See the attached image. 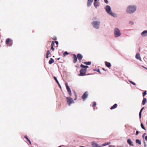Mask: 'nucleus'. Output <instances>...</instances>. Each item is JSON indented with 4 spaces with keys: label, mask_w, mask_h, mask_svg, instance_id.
Masks as SVG:
<instances>
[{
    "label": "nucleus",
    "mask_w": 147,
    "mask_h": 147,
    "mask_svg": "<svg viewBox=\"0 0 147 147\" xmlns=\"http://www.w3.org/2000/svg\"><path fill=\"white\" fill-rule=\"evenodd\" d=\"M144 107H143L141 109V110H140V112H139V117H140V118H141V113H142V111L143 110V109H144Z\"/></svg>",
    "instance_id": "nucleus-22"
},
{
    "label": "nucleus",
    "mask_w": 147,
    "mask_h": 147,
    "mask_svg": "<svg viewBox=\"0 0 147 147\" xmlns=\"http://www.w3.org/2000/svg\"><path fill=\"white\" fill-rule=\"evenodd\" d=\"M136 58L138 59L140 61H142V60L141 58V57L140 55V54L139 53H138L136 54V56H135Z\"/></svg>",
    "instance_id": "nucleus-13"
},
{
    "label": "nucleus",
    "mask_w": 147,
    "mask_h": 147,
    "mask_svg": "<svg viewBox=\"0 0 147 147\" xmlns=\"http://www.w3.org/2000/svg\"><path fill=\"white\" fill-rule=\"evenodd\" d=\"M6 43L8 46H11L12 45V41L9 38H7L6 39Z\"/></svg>",
    "instance_id": "nucleus-7"
},
{
    "label": "nucleus",
    "mask_w": 147,
    "mask_h": 147,
    "mask_svg": "<svg viewBox=\"0 0 147 147\" xmlns=\"http://www.w3.org/2000/svg\"><path fill=\"white\" fill-rule=\"evenodd\" d=\"M109 147H115V146L113 145H110L109 146Z\"/></svg>",
    "instance_id": "nucleus-41"
},
{
    "label": "nucleus",
    "mask_w": 147,
    "mask_h": 147,
    "mask_svg": "<svg viewBox=\"0 0 147 147\" xmlns=\"http://www.w3.org/2000/svg\"><path fill=\"white\" fill-rule=\"evenodd\" d=\"M68 54L69 53H68L67 52L65 51L64 52V53L63 54V56L64 57L65 56V55H68Z\"/></svg>",
    "instance_id": "nucleus-32"
},
{
    "label": "nucleus",
    "mask_w": 147,
    "mask_h": 147,
    "mask_svg": "<svg viewBox=\"0 0 147 147\" xmlns=\"http://www.w3.org/2000/svg\"><path fill=\"white\" fill-rule=\"evenodd\" d=\"M104 9L107 13L114 18L117 17V14L114 13H113L111 11L110 7L108 5L106 6L105 7Z\"/></svg>",
    "instance_id": "nucleus-3"
},
{
    "label": "nucleus",
    "mask_w": 147,
    "mask_h": 147,
    "mask_svg": "<svg viewBox=\"0 0 147 147\" xmlns=\"http://www.w3.org/2000/svg\"><path fill=\"white\" fill-rule=\"evenodd\" d=\"M59 59H60V58H58V59H58V60H59Z\"/></svg>",
    "instance_id": "nucleus-54"
},
{
    "label": "nucleus",
    "mask_w": 147,
    "mask_h": 147,
    "mask_svg": "<svg viewBox=\"0 0 147 147\" xmlns=\"http://www.w3.org/2000/svg\"><path fill=\"white\" fill-rule=\"evenodd\" d=\"M93 0H88L87 2V6L88 7L90 6L92 3Z\"/></svg>",
    "instance_id": "nucleus-15"
},
{
    "label": "nucleus",
    "mask_w": 147,
    "mask_h": 147,
    "mask_svg": "<svg viewBox=\"0 0 147 147\" xmlns=\"http://www.w3.org/2000/svg\"><path fill=\"white\" fill-rule=\"evenodd\" d=\"M93 20L94 21L91 23V24L93 27L97 29H99L100 25V20L96 17H94Z\"/></svg>",
    "instance_id": "nucleus-2"
},
{
    "label": "nucleus",
    "mask_w": 147,
    "mask_h": 147,
    "mask_svg": "<svg viewBox=\"0 0 147 147\" xmlns=\"http://www.w3.org/2000/svg\"><path fill=\"white\" fill-rule=\"evenodd\" d=\"M50 53V51H48L47 52V55H49Z\"/></svg>",
    "instance_id": "nucleus-42"
},
{
    "label": "nucleus",
    "mask_w": 147,
    "mask_h": 147,
    "mask_svg": "<svg viewBox=\"0 0 147 147\" xmlns=\"http://www.w3.org/2000/svg\"><path fill=\"white\" fill-rule=\"evenodd\" d=\"M80 67L82 68H85V65H84L83 64H81L80 65Z\"/></svg>",
    "instance_id": "nucleus-36"
},
{
    "label": "nucleus",
    "mask_w": 147,
    "mask_h": 147,
    "mask_svg": "<svg viewBox=\"0 0 147 147\" xmlns=\"http://www.w3.org/2000/svg\"><path fill=\"white\" fill-rule=\"evenodd\" d=\"M86 71V69L81 68L80 70V74L78 75L80 76H84L85 74V73Z\"/></svg>",
    "instance_id": "nucleus-5"
},
{
    "label": "nucleus",
    "mask_w": 147,
    "mask_h": 147,
    "mask_svg": "<svg viewBox=\"0 0 147 147\" xmlns=\"http://www.w3.org/2000/svg\"><path fill=\"white\" fill-rule=\"evenodd\" d=\"M54 78L55 79V80L56 81V82H57V83L58 84V85L59 86L60 88H61V86L60 84H59L58 81L56 77L55 76H54Z\"/></svg>",
    "instance_id": "nucleus-19"
},
{
    "label": "nucleus",
    "mask_w": 147,
    "mask_h": 147,
    "mask_svg": "<svg viewBox=\"0 0 147 147\" xmlns=\"http://www.w3.org/2000/svg\"><path fill=\"white\" fill-rule=\"evenodd\" d=\"M145 139L147 141V136H145Z\"/></svg>",
    "instance_id": "nucleus-47"
},
{
    "label": "nucleus",
    "mask_w": 147,
    "mask_h": 147,
    "mask_svg": "<svg viewBox=\"0 0 147 147\" xmlns=\"http://www.w3.org/2000/svg\"><path fill=\"white\" fill-rule=\"evenodd\" d=\"M54 40H56L57 39V38L56 36H53V38H52Z\"/></svg>",
    "instance_id": "nucleus-35"
},
{
    "label": "nucleus",
    "mask_w": 147,
    "mask_h": 147,
    "mask_svg": "<svg viewBox=\"0 0 147 147\" xmlns=\"http://www.w3.org/2000/svg\"><path fill=\"white\" fill-rule=\"evenodd\" d=\"M58 147H61V146H59Z\"/></svg>",
    "instance_id": "nucleus-53"
},
{
    "label": "nucleus",
    "mask_w": 147,
    "mask_h": 147,
    "mask_svg": "<svg viewBox=\"0 0 147 147\" xmlns=\"http://www.w3.org/2000/svg\"><path fill=\"white\" fill-rule=\"evenodd\" d=\"M99 0H94V6L96 8H97L98 7L99 5V2H98Z\"/></svg>",
    "instance_id": "nucleus-10"
},
{
    "label": "nucleus",
    "mask_w": 147,
    "mask_h": 147,
    "mask_svg": "<svg viewBox=\"0 0 147 147\" xmlns=\"http://www.w3.org/2000/svg\"><path fill=\"white\" fill-rule=\"evenodd\" d=\"M91 62L90 61L86 62H84V63L85 65H89L91 64Z\"/></svg>",
    "instance_id": "nucleus-27"
},
{
    "label": "nucleus",
    "mask_w": 147,
    "mask_h": 147,
    "mask_svg": "<svg viewBox=\"0 0 147 147\" xmlns=\"http://www.w3.org/2000/svg\"><path fill=\"white\" fill-rule=\"evenodd\" d=\"M102 69L103 70H104V71H106V70H105V69L104 68H102Z\"/></svg>",
    "instance_id": "nucleus-51"
},
{
    "label": "nucleus",
    "mask_w": 147,
    "mask_h": 147,
    "mask_svg": "<svg viewBox=\"0 0 147 147\" xmlns=\"http://www.w3.org/2000/svg\"><path fill=\"white\" fill-rule=\"evenodd\" d=\"M49 55H47V58H48L49 57Z\"/></svg>",
    "instance_id": "nucleus-49"
},
{
    "label": "nucleus",
    "mask_w": 147,
    "mask_h": 147,
    "mask_svg": "<svg viewBox=\"0 0 147 147\" xmlns=\"http://www.w3.org/2000/svg\"><path fill=\"white\" fill-rule=\"evenodd\" d=\"M66 98L67 103L69 106H70L71 103L74 102L73 99L70 97H67Z\"/></svg>",
    "instance_id": "nucleus-6"
},
{
    "label": "nucleus",
    "mask_w": 147,
    "mask_h": 147,
    "mask_svg": "<svg viewBox=\"0 0 147 147\" xmlns=\"http://www.w3.org/2000/svg\"><path fill=\"white\" fill-rule=\"evenodd\" d=\"M144 147H146V142L145 141H144Z\"/></svg>",
    "instance_id": "nucleus-40"
},
{
    "label": "nucleus",
    "mask_w": 147,
    "mask_h": 147,
    "mask_svg": "<svg viewBox=\"0 0 147 147\" xmlns=\"http://www.w3.org/2000/svg\"><path fill=\"white\" fill-rule=\"evenodd\" d=\"M146 124H147V120L146 121Z\"/></svg>",
    "instance_id": "nucleus-55"
},
{
    "label": "nucleus",
    "mask_w": 147,
    "mask_h": 147,
    "mask_svg": "<svg viewBox=\"0 0 147 147\" xmlns=\"http://www.w3.org/2000/svg\"><path fill=\"white\" fill-rule=\"evenodd\" d=\"M54 45V41H52L51 44V47H53Z\"/></svg>",
    "instance_id": "nucleus-34"
},
{
    "label": "nucleus",
    "mask_w": 147,
    "mask_h": 147,
    "mask_svg": "<svg viewBox=\"0 0 147 147\" xmlns=\"http://www.w3.org/2000/svg\"><path fill=\"white\" fill-rule=\"evenodd\" d=\"M51 49L53 50L54 51V48L53 47H51Z\"/></svg>",
    "instance_id": "nucleus-43"
},
{
    "label": "nucleus",
    "mask_w": 147,
    "mask_h": 147,
    "mask_svg": "<svg viewBox=\"0 0 147 147\" xmlns=\"http://www.w3.org/2000/svg\"><path fill=\"white\" fill-rule=\"evenodd\" d=\"M88 66L85 65V68H88Z\"/></svg>",
    "instance_id": "nucleus-50"
},
{
    "label": "nucleus",
    "mask_w": 147,
    "mask_h": 147,
    "mask_svg": "<svg viewBox=\"0 0 147 147\" xmlns=\"http://www.w3.org/2000/svg\"><path fill=\"white\" fill-rule=\"evenodd\" d=\"M93 71H97L98 72H99L100 74H102L101 73V72L100 71V69H93Z\"/></svg>",
    "instance_id": "nucleus-26"
},
{
    "label": "nucleus",
    "mask_w": 147,
    "mask_h": 147,
    "mask_svg": "<svg viewBox=\"0 0 147 147\" xmlns=\"http://www.w3.org/2000/svg\"><path fill=\"white\" fill-rule=\"evenodd\" d=\"M77 97H76V98H75L74 100H75L76 99Z\"/></svg>",
    "instance_id": "nucleus-52"
},
{
    "label": "nucleus",
    "mask_w": 147,
    "mask_h": 147,
    "mask_svg": "<svg viewBox=\"0 0 147 147\" xmlns=\"http://www.w3.org/2000/svg\"><path fill=\"white\" fill-rule=\"evenodd\" d=\"M96 105V104L95 102H94L93 105L92 106V107H94Z\"/></svg>",
    "instance_id": "nucleus-37"
},
{
    "label": "nucleus",
    "mask_w": 147,
    "mask_h": 147,
    "mask_svg": "<svg viewBox=\"0 0 147 147\" xmlns=\"http://www.w3.org/2000/svg\"><path fill=\"white\" fill-rule=\"evenodd\" d=\"M117 105L116 104H115L113 105L110 108V109L112 110L116 108L117 107Z\"/></svg>",
    "instance_id": "nucleus-21"
},
{
    "label": "nucleus",
    "mask_w": 147,
    "mask_h": 147,
    "mask_svg": "<svg viewBox=\"0 0 147 147\" xmlns=\"http://www.w3.org/2000/svg\"><path fill=\"white\" fill-rule=\"evenodd\" d=\"M146 91H144V92L143 93V97H144V96L146 94Z\"/></svg>",
    "instance_id": "nucleus-31"
},
{
    "label": "nucleus",
    "mask_w": 147,
    "mask_h": 147,
    "mask_svg": "<svg viewBox=\"0 0 147 147\" xmlns=\"http://www.w3.org/2000/svg\"><path fill=\"white\" fill-rule=\"evenodd\" d=\"M129 23L131 25H133L134 24V22L131 20H130L129 21Z\"/></svg>",
    "instance_id": "nucleus-28"
},
{
    "label": "nucleus",
    "mask_w": 147,
    "mask_h": 147,
    "mask_svg": "<svg viewBox=\"0 0 147 147\" xmlns=\"http://www.w3.org/2000/svg\"><path fill=\"white\" fill-rule=\"evenodd\" d=\"M113 34L115 38L120 37L121 35L120 30L118 28H115L113 30Z\"/></svg>",
    "instance_id": "nucleus-4"
},
{
    "label": "nucleus",
    "mask_w": 147,
    "mask_h": 147,
    "mask_svg": "<svg viewBox=\"0 0 147 147\" xmlns=\"http://www.w3.org/2000/svg\"><path fill=\"white\" fill-rule=\"evenodd\" d=\"M91 145L93 147H101V146H99L95 142H92Z\"/></svg>",
    "instance_id": "nucleus-11"
},
{
    "label": "nucleus",
    "mask_w": 147,
    "mask_h": 147,
    "mask_svg": "<svg viewBox=\"0 0 147 147\" xmlns=\"http://www.w3.org/2000/svg\"><path fill=\"white\" fill-rule=\"evenodd\" d=\"M111 144V142H108L107 143H104V144H102L101 145V147H102V146H106V145H108L109 144Z\"/></svg>",
    "instance_id": "nucleus-24"
},
{
    "label": "nucleus",
    "mask_w": 147,
    "mask_h": 147,
    "mask_svg": "<svg viewBox=\"0 0 147 147\" xmlns=\"http://www.w3.org/2000/svg\"><path fill=\"white\" fill-rule=\"evenodd\" d=\"M129 82H130L131 83V84H132L134 85H136V84L135 83H134V82H133L131 81H130V80H129Z\"/></svg>",
    "instance_id": "nucleus-33"
},
{
    "label": "nucleus",
    "mask_w": 147,
    "mask_h": 147,
    "mask_svg": "<svg viewBox=\"0 0 147 147\" xmlns=\"http://www.w3.org/2000/svg\"><path fill=\"white\" fill-rule=\"evenodd\" d=\"M146 134L145 133H144L143 135H142V137L143 138L144 136Z\"/></svg>",
    "instance_id": "nucleus-46"
},
{
    "label": "nucleus",
    "mask_w": 147,
    "mask_h": 147,
    "mask_svg": "<svg viewBox=\"0 0 147 147\" xmlns=\"http://www.w3.org/2000/svg\"><path fill=\"white\" fill-rule=\"evenodd\" d=\"M88 96V94L87 92H84V93L83 94L82 96V98L84 101L87 98Z\"/></svg>",
    "instance_id": "nucleus-8"
},
{
    "label": "nucleus",
    "mask_w": 147,
    "mask_h": 147,
    "mask_svg": "<svg viewBox=\"0 0 147 147\" xmlns=\"http://www.w3.org/2000/svg\"><path fill=\"white\" fill-rule=\"evenodd\" d=\"M26 139H27V141L29 142L30 143V144H31V142H30V140L28 138H27V136H25L24 137Z\"/></svg>",
    "instance_id": "nucleus-29"
},
{
    "label": "nucleus",
    "mask_w": 147,
    "mask_h": 147,
    "mask_svg": "<svg viewBox=\"0 0 147 147\" xmlns=\"http://www.w3.org/2000/svg\"><path fill=\"white\" fill-rule=\"evenodd\" d=\"M104 1L105 3H106L107 4L108 3V1L107 0H104Z\"/></svg>",
    "instance_id": "nucleus-38"
},
{
    "label": "nucleus",
    "mask_w": 147,
    "mask_h": 147,
    "mask_svg": "<svg viewBox=\"0 0 147 147\" xmlns=\"http://www.w3.org/2000/svg\"><path fill=\"white\" fill-rule=\"evenodd\" d=\"M141 34L143 37L147 36V30H145L142 32Z\"/></svg>",
    "instance_id": "nucleus-9"
},
{
    "label": "nucleus",
    "mask_w": 147,
    "mask_h": 147,
    "mask_svg": "<svg viewBox=\"0 0 147 147\" xmlns=\"http://www.w3.org/2000/svg\"><path fill=\"white\" fill-rule=\"evenodd\" d=\"M55 43L57 45H58V42L57 41H55Z\"/></svg>",
    "instance_id": "nucleus-45"
},
{
    "label": "nucleus",
    "mask_w": 147,
    "mask_h": 147,
    "mask_svg": "<svg viewBox=\"0 0 147 147\" xmlns=\"http://www.w3.org/2000/svg\"><path fill=\"white\" fill-rule=\"evenodd\" d=\"M73 58H74V60H73V63H76L77 61V57L76 55L75 54H73Z\"/></svg>",
    "instance_id": "nucleus-14"
},
{
    "label": "nucleus",
    "mask_w": 147,
    "mask_h": 147,
    "mask_svg": "<svg viewBox=\"0 0 147 147\" xmlns=\"http://www.w3.org/2000/svg\"><path fill=\"white\" fill-rule=\"evenodd\" d=\"M69 95L71 96V91L69 92H68Z\"/></svg>",
    "instance_id": "nucleus-39"
},
{
    "label": "nucleus",
    "mask_w": 147,
    "mask_h": 147,
    "mask_svg": "<svg viewBox=\"0 0 147 147\" xmlns=\"http://www.w3.org/2000/svg\"><path fill=\"white\" fill-rule=\"evenodd\" d=\"M139 133V131H136V135H137Z\"/></svg>",
    "instance_id": "nucleus-44"
},
{
    "label": "nucleus",
    "mask_w": 147,
    "mask_h": 147,
    "mask_svg": "<svg viewBox=\"0 0 147 147\" xmlns=\"http://www.w3.org/2000/svg\"><path fill=\"white\" fill-rule=\"evenodd\" d=\"M77 57L78 60L80 61H81L83 58V56L80 53H78L77 54Z\"/></svg>",
    "instance_id": "nucleus-12"
},
{
    "label": "nucleus",
    "mask_w": 147,
    "mask_h": 147,
    "mask_svg": "<svg viewBox=\"0 0 147 147\" xmlns=\"http://www.w3.org/2000/svg\"><path fill=\"white\" fill-rule=\"evenodd\" d=\"M74 94H75V96H76V97H77V95H76V92H74Z\"/></svg>",
    "instance_id": "nucleus-48"
},
{
    "label": "nucleus",
    "mask_w": 147,
    "mask_h": 147,
    "mask_svg": "<svg viewBox=\"0 0 147 147\" xmlns=\"http://www.w3.org/2000/svg\"><path fill=\"white\" fill-rule=\"evenodd\" d=\"M146 101V98H144L143 99L142 102V104L143 105H144L145 104Z\"/></svg>",
    "instance_id": "nucleus-23"
},
{
    "label": "nucleus",
    "mask_w": 147,
    "mask_h": 147,
    "mask_svg": "<svg viewBox=\"0 0 147 147\" xmlns=\"http://www.w3.org/2000/svg\"><path fill=\"white\" fill-rule=\"evenodd\" d=\"M54 62V59L52 58H51L49 62V63L50 64H51Z\"/></svg>",
    "instance_id": "nucleus-20"
},
{
    "label": "nucleus",
    "mask_w": 147,
    "mask_h": 147,
    "mask_svg": "<svg viewBox=\"0 0 147 147\" xmlns=\"http://www.w3.org/2000/svg\"><path fill=\"white\" fill-rule=\"evenodd\" d=\"M136 141L137 144H138L139 145H140L141 144V142L140 140L138 139H136Z\"/></svg>",
    "instance_id": "nucleus-25"
},
{
    "label": "nucleus",
    "mask_w": 147,
    "mask_h": 147,
    "mask_svg": "<svg viewBox=\"0 0 147 147\" xmlns=\"http://www.w3.org/2000/svg\"><path fill=\"white\" fill-rule=\"evenodd\" d=\"M137 10V6L135 4L129 5L126 8V11L129 14H132L135 12Z\"/></svg>",
    "instance_id": "nucleus-1"
},
{
    "label": "nucleus",
    "mask_w": 147,
    "mask_h": 147,
    "mask_svg": "<svg viewBox=\"0 0 147 147\" xmlns=\"http://www.w3.org/2000/svg\"><path fill=\"white\" fill-rule=\"evenodd\" d=\"M128 143L131 146H133V144H132V142L130 139H129L127 140Z\"/></svg>",
    "instance_id": "nucleus-18"
},
{
    "label": "nucleus",
    "mask_w": 147,
    "mask_h": 147,
    "mask_svg": "<svg viewBox=\"0 0 147 147\" xmlns=\"http://www.w3.org/2000/svg\"><path fill=\"white\" fill-rule=\"evenodd\" d=\"M141 127L143 129H144L145 130H146L145 128V127H144V126L142 123H141Z\"/></svg>",
    "instance_id": "nucleus-30"
},
{
    "label": "nucleus",
    "mask_w": 147,
    "mask_h": 147,
    "mask_svg": "<svg viewBox=\"0 0 147 147\" xmlns=\"http://www.w3.org/2000/svg\"><path fill=\"white\" fill-rule=\"evenodd\" d=\"M105 65L108 67H109L111 66V65L110 63L107 61L105 62Z\"/></svg>",
    "instance_id": "nucleus-17"
},
{
    "label": "nucleus",
    "mask_w": 147,
    "mask_h": 147,
    "mask_svg": "<svg viewBox=\"0 0 147 147\" xmlns=\"http://www.w3.org/2000/svg\"><path fill=\"white\" fill-rule=\"evenodd\" d=\"M65 86L66 88L67 89V92H69L71 91V89H70V88H69V86H68V84L67 83H66L65 84Z\"/></svg>",
    "instance_id": "nucleus-16"
},
{
    "label": "nucleus",
    "mask_w": 147,
    "mask_h": 147,
    "mask_svg": "<svg viewBox=\"0 0 147 147\" xmlns=\"http://www.w3.org/2000/svg\"><path fill=\"white\" fill-rule=\"evenodd\" d=\"M146 69H147V68H146Z\"/></svg>",
    "instance_id": "nucleus-56"
}]
</instances>
